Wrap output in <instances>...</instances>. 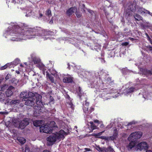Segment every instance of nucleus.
Returning <instances> with one entry per match:
<instances>
[{
  "label": "nucleus",
  "mask_w": 152,
  "mask_h": 152,
  "mask_svg": "<svg viewBox=\"0 0 152 152\" xmlns=\"http://www.w3.org/2000/svg\"><path fill=\"white\" fill-rule=\"evenodd\" d=\"M27 25L24 23L19 24H13L8 27L4 34V36L10 40L16 42H21L27 39L33 38H43L44 40L49 38L52 35L51 32L45 30L36 33L35 29L27 27Z\"/></svg>",
  "instance_id": "1"
},
{
  "label": "nucleus",
  "mask_w": 152,
  "mask_h": 152,
  "mask_svg": "<svg viewBox=\"0 0 152 152\" xmlns=\"http://www.w3.org/2000/svg\"><path fill=\"white\" fill-rule=\"evenodd\" d=\"M20 99H22V101H26L25 104L27 105L32 106L36 102L37 105L35 106L34 107L35 110L34 113V115L38 116V115H36V113L39 114L42 112L41 108L43 104L41 101L42 97L41 95L37 94L35 95L31 92L28 93L27 91H23L20 94Z\"/></svg>",
  "instance_id": "2"
},
{
  "label": "nucleus",
  "mask_w": 152,
  "mask_h": 152,
  "mask_svg": "<svg viewBox=\"0 0 152 152\" xmlns=\"http://www.w3.org/2000/svg\"><path fill=\"white\" fill-rule=\"evenodd\" d=\"M105 75V74L103 73L101 77L99 78V80L96 82L94 81L93 84V86L95 89L94 91L96 95L104 100L109 99V93L107 88H106L108 86L107 84L110 85L111 83L112 85L113 83L111 78L108 77V75H106L104 78V77Z\"/></svg>",
  "instance_id": "3"
},
{
  "label": "nucleus",
  "mask_w": 152,
  "mask_h": 152,
  "mask_svg": "<svg viewBox=\"0 0 152 152\" xmlns=\"http://www.w3.org/2000/svg\"><path fill=\"white\" fill-rule=\"evenodd\" d=\"M125 16L126 19H130L134 13L140 14L143 15L144 14H147L148 10L143 8L142 7L136 5L135 1L129 2L125 7Z\"/></svg>",
  "instance_id": "4"
},
{
  "label": "nucleus",
  "mask_w": 152,
  "mask_h": 152,
  "mask_svg": "<svg viewBox=\"0 0 152 152\" xmlns=\"http://www.w3.org/2000/svg\"><path fill=\"white\" fill-rule=\"evenodd\" d=\"M66 134V133L62 130H61L58 132L52 134L47 138L48 144L50 145H52L57 140H59L61 139H64Z\"/></svg>",
  "instance_id": "5"
},
{
  "label": "nucleus",
  "mask_w": 152,
  "mask_h": 152,
  "mask_svg": "<svg viewBox=\"0 0 152 152\" xmlns=\"http://www.w3.org/2000/svg\"><path fill=\"white\" fill-rule=\"evenodd\" d=\"M55 123L54 121H51L50 124H42L40 127V132H44L46 133H49L52 132L51 128L55 126Z\"/></svg>",
  "instance_id": "6"
},
{
  "label": "nucleus",
  "mask_w": 152,
  "mask_h": 152,
  "mask_svg": "<svg viewBox=\"0 0 152 152\" xmlns=\"http://www.w3.org/2000/svg\"><path fill=\"white\" fill-rule=\"evenodd\" d=\"M89 103L86 102V100H85V104L83 103V110L84 112L85 113L86 116L85 117V120L87 122L89 123L92 119L91 117L89 115L91 112V111L90 112L88 111V107L89 106Z\"/></svg>",
  "instance_id": "7"
},
{
  "label": "nucleus",
  "mask_w": 152,
  "mask_h": 152,
  "mask_svg": "<svg viewBox=\"0 0 152 152\" xmlns=\"http://www.w3.org/2000/svg\"><path fill=\"white\" fill-rule=\"evenodd\" d=\"M142 135V133L141 132H136L132 133L128 138L129 141L135 142L137 140L140 138Z\"/></svg>",
  "instance_id": "8"
},
{
  "label": "nucleus",
  "mask_w": 152,
  "mask_h": 152,
  "mask_svg": "<svg viewBox=\"0 0 152 152\" xmlns=\"http://www.w3.org/2000/svg\"><path fill=\"white\" fill-rule=\"evenodd\" d=\"M74 69L75 72L78 73L79 76L81 78L86 76V72L83 69L81 68L80 66H75L74 68Z\"/></svg>",
  "instance_id": "9"
},
{
  "label": "nucleus",
  "mask_w": 152,
  "mask_h": 152,
  "mask_svg": "<svg viewBox=\"0 0 152 152\" xmlns=\"http://www.w3.org/2000/svg\"><path fill=\"white\" fill-rule=\"evenodd\" d=\"M107 90L109 93V96L116 98L120 95V93H118L117 90L113 88H108L107 89Z\"/></svg>",
  "instance_id": "10"
},
{
  "label": "nucleus",
  "mask_w": 152,
  "mask_h": 152,
  "mask_svg": "<svg viewBox=\"0 0 152 152\" xmlns=\"http://www.w3.org/2000/svg\"><path fill=\"white\" fill-rule=\"evenodd\" d=\"M137 150L141 151L142 150H147L148 145L145 142H142L139 143L136 147Z\"/></svg>",
  "instance_id": "11"
},
{
  "label": "nucleus",
  "mask_w": 152,
  "mask_h": 152,
  "mask_svg": "<svg viewBox=\"0 0 152 152\" xmlns=\"http://www.w3.org/2000/svg\"><path fill=\"white\" fill-rule=\"evenodd\" d=\"M76 92L81 100L83 99V101H84V102H83L84 103V104H85V100H86V102H87L86 97H85V95L83 94V92L81 91V89L80 87L79 86L77 87L76 89Z\"/></svg>",
  "instance_id": "12"
},
{
  "label": "nucleus",
  "mask_w": 152,
  "mask_h": 152,
  "mask_svg": "<svg viewBox=\"0 0 152 152\" xmlns=\"http://www.w3.org/2000/svg\"><path fill=\"white\" fill-rule=\"evenodd\" d=\"M61 76L63 78V81L64 83H69L73 81V77L69 75L68 74L66 75L63 74Z\"/></svg>",
  "instance_id": "13"
},
{
  "label": "nucleus",
  "mask_w": 152,
  "mask_h": 152,
  "mask_svg": "<svg viewBox=\"0 0 152 152\" xmlns=\"http://www.w3.org/2000/svg\"><path fill=\"white\" fill-rule=\"evenodd\" d=\"M138 89L139 88L136 86H135L134 88L132 87L127 88L126 90L123 93V94H124L126 96H130L132 93L134 91Z\"/></svg>",
  "instance_id": "14"
},
{
  "label": "nucleus",
  "mask_w": 152,
  "mask_h": 152,
  "mask_svg": "<svg viewBox=\"0 0 152 152\" xmlns=\"http://www.w3.org/2000/svg\"><path fill=\"white\" fill-rule=\"evenodd\" d=\"M94 124V123L91 121L89 122V124L88 123H87L88 126H90V127H88V129L89 131H88L89 132H92L93 130L95 129H99V127L97 126L96 124Z\"/></svg>",
  "instance_id": "15"
},
{
  "label": "nucleus",
  "mask_w": 152,
  "mask_h": 152,
  "mask_svg": "<svg viewBox=\"0 0 152 152\" xmlns=\"http://www.w3.org/2000/svg\"><path fill=\"white\" fill-rule=\"evenodd\" d=\"M15 90V88L12 86H10L8 88L6 91V95L7 97H10L13 94V92Z\"/></svg>",
  "instance_id": "16"
},
{
  "label": "nucleus",
  "mask_w": 152,
  "mask_h": 152,
  "mask_svg": "<svg viewBox=\"0 0 152 152\" xmlns=\"http://www.w3.org/2000/svg\"><path fill=\"white\" fill-rule=\"evenodd\" d=\"M29 124V122L27 119H24L19 123L18 127L21 129H23L25 126Z\"/></svg>",
  "instance_id": "17"
},
{
  "label": "nucleus",
  "mask_w": 152,
  "mask_h": 152,
  "mask_svg": "<svg viewBox=\"0 0 152 152\" xmlns=\"http://www.w3.org/2000/svg\"><path fill=\"white\" fill-rule=\"evenodd\" d=\"M141 71L143 75H145L147 77L152 75V69L148 70L145 69H141Z\"/></svg>",
  "instance_id": "18"
},
{
  "label": "nucleus",
  "mask_w": 152,
  "mask_h": 152,
  "mask_svg": "<svg viewBox=\"0 0 152 152\" xmlns=\"http://www.w3.org/2000/svg\"><path fill=\"white\" fill-rule=\"evenodd\" d=\"M77 10V8L74 7H71L67 10L66 14L68 15H70Z\"/></svg>",
  "instance_id": "19"
},
{
  "label": "nucleus",
  "mask_w": 152,
  "mask_h": 152,
  "mask_svg": "<svg viewBox=\"0 0 152 152\" xmlns=\"http://www.w3.org/2000/svg\"><path fill=\"white\" fill-rule=\"evenodd\" d=\"M31 58L34 64L37 65L41 62L39 58L34 55L31 56Z\"/></svg>",
  "instance_id": "20"
},
{
  "label": "nucleus",
  "mask_w": 152,
  "mask_h": 152,
  "mask_svg": "<svg viewBox=\"0 0 152 152\" xmlns=\"http://www.w3.org/2000/svg\"><path fill=\"white\" fill-rule=\"evenodd\" d=\"M44 122L43 121H35L33 122V124L34 126H41L42 124Z\"/></svg>",
  "instance_id": "21"
},
{
  "label": "nucleus",
  "mask_w": 152,
  "mask_h": 152,
  "mask_svg": "<svg viewBox=\"0 0 152 152\" xmlns=\"http://www.w3.org/2000/svg\"><path fill=\"white\" fill-rule=\"evenodd\" d=\"M66 105L69 108L71 109V110H73L74 109V107L72 102L69 99L67 100Z\"/></svg>",
  "instance_id": "22"
},
{
  "label": "nucleus",
  "mask_w": 152,
  "mask_h": 152,
  "mask_svg": "<svg viewBox=\"0 0 152 152\" xmlns=\"http://www.w3.org/2000/svg\"><path fill=\"white\" fill-rule=\"evenodd\" d=\"M46 73L47 78L49 79L52 83H54L55 84L54 77L51 74H50L48 72H46Z\"/></svg>",
  "instance_id": "23"
},
{
  "label": "nucleus",
  "mask_w": 152,
  "mask_h": 152,
  "mask_svg": "<svg viewBox=\"0 0 152 152\" xmlns=\"http://www.w3.org/2000/svg\"><path fill=\"white\" fill-rule=\"evenodd\" d=\"M94 122L96 124L97 126H99L101 128H102L104 127V125L102 121H99L97 120H95L94 121Z\"/></svg>",
  "instance_id": "24"
},
{
  "label": "nucleus",
  "mask_w": 152,
  "mask_h": 152,
  "mask_svg": "<svg viewBox=\"0 0 152 152\" xmlns=\"http://www.w3.org/2000/svg\"><path fill=\"white\" fill-rule=\"evenodd\" d=\"M128 145L127 146V148L129 150H131L134 147L135 145V142L131 141Z\"/></svg>",
  "instance_id": "25"
},
{
  "label": "nucleus",
  "mask_w": 152,
  "mask_h": 152,
  "mask_svg": "<svg viewBox=\"0 0 152 152\" xmlns=\"http://www.w3.org/2000/svg\"><path fill=\"white\" fill-rule=\"evenodd\" d=\"M5 101H7V100L5 94L4 93L0 92V102H4Z\"/></svg>",
  "instance_id": "26"
},
{
  "label": "nucleus",
  "mask_w": 152,
  "mask_h": 152,
  "mask_svg": "<svg viewBox=\"0 0 152 152\" xmlns=\"http://www.w3.org/2000/svg\"><path fill=\"white\" fill-rule=\"evenodd\" d=\"M96 148L97 150L101 152H108V150L106 148H100L99 146H97Z\"/></svg>",
  "instance_id": "27"
},
{
  "label": "nucleus",
  "mask_w": 152,
  "mask_h": 152,
  "mask_svg": "<svg viewBox=\"0 0 152 152\" xmlns=\"http://www.w3.org/2000/svg\"><path fill=\"white\" fill-rule=\"evenodd\" d=\"M37 66L39 67L40 69L42 70L43 74L45 75V73L44 71L45 66L40 62L37 65Z\"/></svg>",
  "instance_id": "28"
},
{
  "label": "nucleus",
  "mask_w": 152,
  "mask_h": 152,
  "mask_svg": "<svg viewBox=\"0 0 152 152\" xmlns=\"http://www.w3.org/2000/svg\"><path fill=\"white\" fill-rule=\"evenodd\" d=\"M142 22L143 23V27L144 28L148 27H152V25L149 22H146L145 20H142Z\"/></svg>",
  "instance_id": "29"
},
{
  "label": "nucleus",
  "mask_w": 152,
  "mask_h": 152,
  "mask_svg": "<svg viewBox=\"0 0 152 152\" xmlns=\"http://www.w3.org/2000/svg\"><path fill=\"white\" fill-rule=\"evenodd\" d=\"M20 62V60L18 58H16L13 62L10 63L11 64V66H13L14 65L16 66Z\"/></svg>",
  "instance_id": "30"
},
{
  "label": "nucleus",
  "mask_w": 152,
  "mask_h": 152,
  "mask_svg": "<svg viewBox=\"0 0 152 152\" xmlns=\"http://www.w3.org/2000/svg\"><path fill=\"white\" fill-rule=\"evenodd\" d=\"M136 12H135V15H134V18L135 19L138 21H139L140 20H142V18L140 15H138L137 13H136Z\"/></svg>",
  "instance_id": "31"
},
{
  "label": "nucleus",
  "mask_w": 152,
  "mask_h": 152,
  "mask_svg": "<svg viewBox=\"0 0 152 152\" xmlns=\"http://www.w3.org/2000/svg\"><path fill=\"white\" fill-rule=\"evenodd\" d=\"M7 67H9L10 68H11L12 67L11 66V64L8 63L5 64L4 66H3L0 68V69L1 70H4L6 69Z\"/></svg>",
  "instance_id": "32"
},
{
  "label": "nucleus",
  "mask_w": 152,
  "mask_h": 152,
  "mask_svg": "<svg viewBox=\"0 0 152 152\" xmlns=\"http://www.w3.org/2000/svg\"><path fill=\"white\" fill-rule=\"evenodd\" d=\"M122 72L124 74H129L131 71L128 69L126 68H123L122 69Z\"/></svg>",
  "instance_id": "33"
},
{
  "label": "nucleus",
  "mask_w": 152,
  "mask_h": 152,
  "mask_svg": "<svg viewBox=\"0 0 152 152\" xmlns=\"http://www.w3.org/2000/svg\"><path fill=\"white\" fill-rule=\"evenodd\" d=\"M51 74L55 76L57 79H59V74L55 71L51 72Z\"/></svg>",
  "instance_id": "34"
},
{
  "label": "nucleus",
  "mask_w": 152,
  "mask_h": 152,
  "mask_svg": "<svg viewBox=\"0 0 152 152\" xmlns=\"http://www.w3.org/2000/svg\"><path fill=\"white\" fill-rule=\"evenodd\" d=\"M18 140L19 142L22 144H24L26 142V139L22 137H18Z\"/></svg>",
  "instance_id": "35"
},
{
  "label": "nucleus",
  "mask_w": 152,
  "mask_h": 152,
  "mask_svg": "<svg viewBox=\"0 0 152 152\" xmlns=\"http://www.w3.org/2000/svg\"><path fill=\"white\" fill-rule=\"evenodd\" d=\"M137 123V122L135 121H132V122H130L127 125L128 128H130L131 129L132 127V124H134Z\"/></svg>",
  "instance_id": "36"
},
{
  "label": "nucleus",
  "mask_w": 152,
  "mask_h": 152,
  "mask_svg": "<svg viewBox=\"0 0 152 152\" xmlns=\"http://www.w3.org/2000/svg\"><path fill=\"white\" fill-rule=\"evenodd\" d=\"M20 100H12L10 102L11 104H19L20 102Z\"/></svg>",
  "instance_id": "37"
},
{
  "label": "nucleus",
  "mask_w": 152,
  "mask_h": 152,
  "mask_svg": "<svg viewBox=\"0 0 152 152\" xmlns=\"http://www.w3.org/2000/svg\"><path fill=\"white\" fill-rule=\"evenodd\" d=\"M32 14V10H30L27 11L26 12V17H29Z\"/></svg>",
  "instance_id": "38"
},
{
  "label": "nucleus",
  "mask_w": 152,
  "mask_h": 152,
  "mask_svg": "<svg viewBox=\"0 0 152 152\" xmlns=\"http://www.w3.org/2000/svg\"><path fill=\"white\" fill-rule=\"evenodd\" d=\"M8 85H4L1 87V91H3L8 87Z\"/></svg>",
  "instance_id": "39"
},
{
  "label": "nucleus",
  "mask_w": 152,
  "mask_h": 152,
  "mask_svg": "<svg viewBox=\"0 0 152 152\" xmlns=\"http://www.w3.org/2000/svg\"><path fill=\"white\" fill-rule=\"evenodd\" d=\"M145 49V50L147 51H152V47L150 45L146 46Z\"/></svg>",
  "instance_id": "40"
},
{
  "label": "nucleus",
  "mask_w": 152,
  "mask_h": 152,
  "mask_svg": "<svg viewBox=\"0 0 152 152\" xmlns=\"http://www.w3.org/2000/svg\"><path fill=\"white\" fill-rule=\"evenodd\" d=\"M114 123L113 122H111L109 125H108L106 127L107 129H109L113 126Z\"/></svg>",
  "instance_id": "41"
},
{
  "label": "nucleus",
  "mask_w": 152,
  "mask_h": 152,
  "mask_svg": "<svg viewBox=\"0 0 152 152\" xmlns=\"http://www.w3.org/2000/svg\"><path fill=\"white\" fill-rule=\"evenodd\" d=\"M105 131V130L104 131L99 132L97 134H93V136H95L96 137H97L98 136H100L102 135V133H103Z\"/></svg>",
  "instance_id": "42"
},
{
  "label": "nucleus",
  "mask_w": 152,
  "mask_h": 152,
  "mask_svg": "<svg viewBox=\"0 0 152 152\" xmlns=\"http://www.w3.org/2000/svg\"><path fill=\"white\" fill-rule=\"evenodd\" d=\"M20 67L21 68H20L19 69L20 71L23 72L24 70H26L25 67L23 66L22 64L20 65Z\"/></svg>",
  "instance_id": "43"
},
{
  "label": "nucleus",
  "mask_w": 152,
  "mask_h": 152,
  "mask_svg": "<svg viewBox=\"0 0 152 152\" xmlns=\"http://www.w3.org/2000/svg\"><path fill=\"white\" fill-rule=\"evenodd\" d=\"M46 15H48L49 17H50L51 15V11L50 9H48L47 10L46 13Z\"/></svg>",
  "instance_id": "44"
},
{
  "label": "nucleus",
  "mask_w": 152,
  "mask_h": 152,
  "mask_svg": "<svg viewBox=\"0 0 152 152\" xmlns=\"http://www.w3.org/2000/svg\"><path fill=\"white\" fill-rule=\"evenodd\" d=\"M54 100L53 97L52 96H50L49 103L50 104H53Z\"/></svg>",
  "instance_id": "45"
},
{
  "label": "nucleus",
  "mask_w": 152,
  "mask_h": 152,
  "mask_svg": "<svg viewBox=\"0 0 152 152\" xmlns=\"http://www.w3.org/2000/svg\"><path fill=\"white\" fill-rule=\"evenodd\" d=\"M75 12H76L75 14L77 17L78 18L80 17L81 16V13L80 12H77V11Z\"/></svg>",
  "instance_id": "46"
},
{
  "label": "nucleus",
  "mask_w": 152,
  "mask_h": 152,
  "mask_svg": "<svg viewBox=\"0 0 152 152\" xmlns=\"http://www.w3.org/2000/svg\"><path fill=\"white\" fill-rule=\"evenodd\" d=\"M146 37H147L149 41L152 44V39L150 37L148 34L147 33H146Z\"/></svg>",
  "instance_id": "47"
},
{
  "label": "nucleus",
  "mask_w": 152,
  "mask_h": 152,
  "mask_svg": "<svg viewBox=\"0 0 152 152\" xmlns=\"http://www.w3.org/2000/svg\"><path fill=\"white\" fill-rule=\"evenodd\" d=\"M108 150V151L110 152H113L114 151L113 148L110 146H109L107 148Z\"/></svg>",
  "instance_id": "48"
},
{
  "label": "nucleus",
  "mask_w": 152,
  "mask_h": 152,
  "mask_svg": "<svg viewBox=\"0 0 152 152\" xmlns=\"http://www.w3.org/2000/svg\"><path fill=\"white\" fill-rule=\"evenodd\" d=\"M87 11H88L89 12L91 13L92 15H93V14L94 13V11L90 10L89 9H86Z\"/></svg>",
  "instance_id": "49"
},
{
  "label": "nucleus",
  "mask_w": 152,
  "mask_h": 152,
  "mask_svg": "<svg viewBox=\"0 0 152 152\" xmlns=\"http://www.w3.org/2000/svg\"><path fill=\"white\" fill-rule=\"evenodd\" d=\"M25 152H31L30 151L29 149L27 147H26Z\"/></svg>",
  "instance_id": "50"
},
{
  "label": "nucleus",
  "mask_w": 152,
  "mask_h": 152,
  "mask_svg": "<svg viewBox=\"0 0 152 152\" xmlns=\"http://www.w3.org/2000/svg\"><path fill=\"white\" fill-rule=\"evenodd\" d=\"M11 77V75L10 74H7L5 77V79L6 80H7Z\"/></svg>",
  "instance_id": "51"
},
{
  "label": "nucleus",
  "mask_w": 152,
  "mask_h": 152,
  "mask_svg": "<svg viewBox=\"0 0 152 152\" xmlns=\"http://www.w3.org/2000/svg\"><path fill=\"white\" fill-rule=\"evenodd\" d=\"M128 44L129 43L128 42H125L123 43L122 45L123 46H126L128 45Z\"/></svg>",
  "instance_id": "52"
},
{
  "label": "nucleus",
  "mask_w": 152,
  "mask_h": 152,
  "mask_svg": "<svg viewBox=\"0 0 152 152\" xmlns=\"http://www.w3.org/2000/svg\"><path fill=\"white\" fill-rule=\"evenodd\" d=\"M85 150H86L85 151H91V149L88 148H85Z\"/></svg>",
  "instance_id": "53"
},
{
  "label": "nucleus",
  "mask_w": 152,
  "mask_h": 152,
  "mask_svg": "<svg viewBox=\"0 0 152 152\" xmlns=\"http://www.w3.org/2000/svg\"><path fill=\"white\" fill-rule=\"evenodd\" d=\"M147 14H149V15L152 16V13L150 12L148 10V12H147Z\"/></svg>",
  "instance_id": "54"
},
{
  "label": "nucleus",
  "mask_w": 152,
  "mask_h": 152,
  "mask_svg": "<svg viewBox=\"0 0 152 152\" xmlns=\"http://www.w3.org/2000/svg\"><path fill=\"white\" fill-rule=\"evenodd\" d=\"M129 39L130 40H131L132 41H133V40H134V38H129Z\"/></svg>",
  "instance_id": "55"
},
{
  "label": "nucleus",
  "mask_w": 152,
  "mask_h": 152,
  "mask_svg": "<svg viewBox=\"0 0 152 152\" xmlns=\"http://www.w3.org/2000/svg\"><path fill=\"white\" fill-rule=\"evenodd\" d=\"M83 7L84 8V9H83V11L84 12H86V10L85 9V6L84 4H83Z\"/></svg>",
  "instance_id": "56"
},
{
  "label": "nucleus",
  "mask_w": 152,
  "mask_h": 152,
  "mask_svg": "<svg viewBox=\"0 0 152 152\" xmlns=\"http://www.w3.org/2000/svg\"><path fill=\"white\" fill-rule=\"evenodd\" d=\"M42 16H43V15H42V14L41 13H40L39 14V18H41L42 17Z\"/></svg>",
  "instance_id": "57"
},
{
  "label": "nucleus",
  "mask_w": 152,
  "mask_h": 152,
  "mask_svg": "<svg viewBox=\"0 0 152 152\" xmlns=\"http://www.w3.org/2000/svg\"><path fill=\"white\" fill-rule=\"evenodd\" d=\"M68 68L69 69H70V65L69 64H68Z\"/></svg>",
  "instance_id": "58"
},
{
  "label": "nucleus",
  "mask_w": 152,
  "mask_h": 152,
  "mask_svg": "<svg viewBox=\"0 0 152 152\" xmlns=\"http://www.w3.org/2000/svg\"><path fill=\"white\" fill-rule=\"evenodd\" d=\"M43 152H49V151L48 150H45Z\"/></svg>",
  "instance_id": "59"
},
{
  "label": "nucleus",
  "mask_w": 152,
  "mask_h": 152,
  "mask_svg": "<svg viewBox=\"0 0 152 152\" xmlns=\"http://www.w3.org/2000/svg\"><path fill=\"white\" fill-rule=\"evenodd\" d=\"M146 152H152V150H148L146 151Z\"/></svg>",
  "instance_id": "60"
},
{
  "label": "nucleus",
  "mask_w": 152,
  "mask_h": 152,
  "mask_svg": "<svg viewBox=\"0 0 152 152\" xmlns=\"http://www.w3.org/2000/svg\"><path fill=\"white\" fill-rule=\"evenodd\" d=\"M16 73H17L18 74H19L20 73L18 71L16 70Z\"/></svg>",
  "instance_id": "61"
},
{
  "label": "nucleus",
  "mask_w": 152,
  "mask_h": 152,
  "mask_svg": "<svg viewBox=\"0 0 152 152\" xmlns=\"http://www.w3.org/2000/svg\"><path fill=\"white\" fill-rule=\"evenodd\" d=\"M118 129V128H116V129H114V131L115 132H116L117 131V129Z\"/></svg>",
  "instance_id": "62"
},
{
  "label": "nucleus",
  "mask_w": 152,
  "mask_h": 152,
  "mask_svg": "<svg viewBox=\"0 0 152 152\" xmlns=\"http://www.w3.org/2000/svg\"><path fill=\"white\" fill-rule=\"evenodd\" d=\"M149 94H148V95H147V97L148 99H150V98L149 97Z\"/></svg>",
  "instance_id": "63"
},
{
  "label": "nucleus",
  "mask_w": 152,
  "mask_h": 152,
  "mask_svg": "<svg viewBox=\"0 0 152 152\" xmlns=\"http://www.w3.org/2000/svg\"><path fill=\"white\" fill-rule=\"evenodd\" d=\"M75 128H76V129H77V126H75Z\"/></svg>",
  "instance_id": "64"
}]
</instances>
